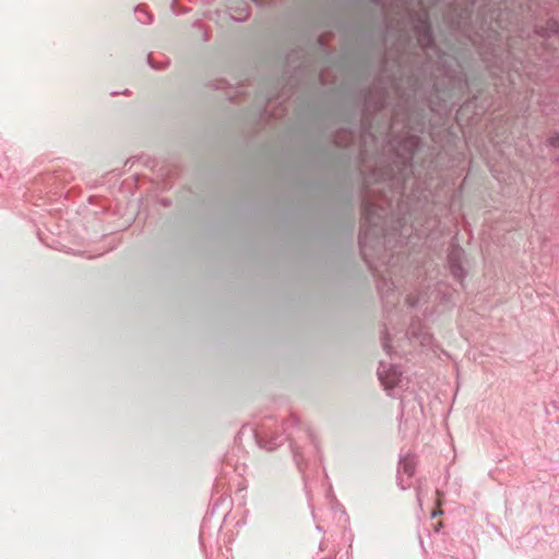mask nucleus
<instances>
[{
    "label": "nucleus",
    "mask_w": 559,
    "mask_h": 559,
    "mask_svg": "<svg viewBox=\"0 0 559 559\" xmlns=\"http://www.w3.org/2000/svg\"><path fill=\"white\" fill-rule=\"evenodd\" d=\"M538 104L545 115L555 114L559 109V96L547 92L540 95Z\"/></svg>",
    "instance_id": "obj_12"
},
{
    "label": "nucleus",
    "mask_w": 559,
    "mask_h": 559,
    "mask_svg": "<svg viewBox=\"0 0 559 559\" xmlns=\"http://www.w3.org/2000/svg\"><path fill=\"white\" fill-rule=\"evenodd\" d=\"M439 221L432 219L427 223V226H424L423 229L419 230L420 235H426L427 237H432L435 229L438 227Z\"/></svg>",
    "instance_id": "obj_16"
},
{
    "label": "nucleus",
    "mask_w": 559,
    "mask_h": 559,
    "mask_svg": "<svg viewBox=\"0 0 559 559\" xmlns=\"http://www.w3.org/2000/svg\"><path fill=\"white\" fill-rule=\"evenodd\" d=\"M213 513L214 509L212 510L211 514H207L204 518L201 524L199 538L202 545H205L206 543H210L212 539L217 538L222 530V525L219 524L218 521L214 524L212 523Z\"/></svg>",
    "instance_id": "obj_10"
},
{
    "label": "nucleus",
    "mask_w": 559,
    "mask_h": 559,
    "mask_svg": "<svg viewBox=\"0 0 559 559\" xmlns=\"http://www.w3.org/2000/svg\"><path fill=\"white\" fill-rule=\"evenodd\" d=\"M391 340L388 332H385L384 336L382 337V346L383 349L386 352L388 355H392V346H391Z\"/></svg>",
    "instance_id": "obj_19"
},
{
    "label": "nucleus",
    "mask_w": 559,
    "mask_h": 559,
    "mask_svg": "<svg viewBox=\"0 0 559 559\" xmlns=\"http://www.w3.org/2000/svg\"><path fill=\"white\" fill-rule=\"evenodd\" d=\"M290 448H292L294 461H295L298 469L301 473H305V469L308 466V462H307L306 454H305L304 450L299 445H297L293 440L290 441Z\"/></svg>",
    "instance_id": "obj_14"
},
{
    "label": "nucleus",
    "mask_w": 559,
    "mask_h": 559,
    "mask_svg": "<svg viewBox=\"0 0 559 559\" xmlns=\"http://www.w3.org/2000/svg\"><path fill=\"white\" fill-rule=\"evenodd\" d=\"M476 100V96L473 97V99L468 100L466 106L469 107L474 104V102Z\"/></svg>",
    "instance_id": "obj_27"
},
{
    "label": "nucleus",
    "mask_w": 559,
    "mask_h": 559,
    "mask_svg": "<svg viewBox=\"0 0 559 559\" xmlns=\"http://www.w3.org/2000/svg\"><path fill=\"white\" fill-rule=\"evenodd\" d=\"M406 302L409 308H416L420 304V298L416 296H407Z\"/></svg>",
    "instance_id": "obj_21"
},
{
    "label": "nucleus",
    "mask_w": 559,
    "mask_h": 559,
    "mask_svg": "<svg viewBox=\"0 0 559 559\" xmlns=\"http://www.w3.org/2000/svg\"><path fill=\"white\" fill-rule=\"evenodd\" d=\"M464 251L462 248H453L448 254V265L452 276L463 285L466 271L463 267Z\"/></svg>",
    "instance_id": "obj_9"
},
{
    "label": "nucleus",
    "mask_w": 559,
    "mask_h": 559,
    "mask_svg": "<svg viewBox=\"0 0 559 559\" xmlns=\"http://www.w3.org/2000/svg\"><path fill=\"white\" fill-rule=\"evenodd\" d=\"M385 67H386V57H383V59H382V75H384Z\"/></svg>",
    "instance_id": "obj_24"
},
{
    "label": "nucleus",
    "mask_w": 559,
    "mask_h": 559,
    "mask_svg": "<svg viewBox=\"0 0 559 559\" xmlns=\"http://www.w3.org/2000/svg\"><path fill=\"white\" fill-rule=\"evenodd\" d=\"M316 528H317L318 531H320V532H325V530L323 528V525H322L320 522H318V523H317Z\"/></svg>",
    "instance_id": "obj_26"
},
{
    "label": "nucleus",
    "mask_w": 559,
    "mask_h": 559,
    "mask_svg": "<svg viewBox=\"0 0 559 559\" xmlns=\"http://www.w3.org/2000/svg\"><path fill=\"white\" fill-rule=\"evenodd\" d=\"M204 40H209V36L206 33L204 34Z\"/></svg>",
    "instance_id": "obj_32"
},
{
    "label": "nucleus",
    "mask_w": 559,
    "mask_h": 559,
    "mask_svg": "<svg viewBox=\"0 0 559 559\" xmlns=\"http://www.w3.org/2000/svg\"><path fill=\"white\" fill-rule=\"evenodd\" d=\"M389 92L381 82V78L368 87L359 92L355 112L350 116L348 126L338 128L333 141L338 147H350L355 144L358 134L360 136H371V116L381 111L388 105Z\"/></svg>",
    "instance_id": "obj_4"
},
{
    "label": "nucleus",
    "mask_w": 559,
    "mask_h": 559,
    "mask_svg": "<svg viewBox=\"0 0 559 559\" xmlns=\"http://www.w3.org/2000/svg\"><path fill=\"white\" fill-rule=\"evenodd\" d=\"M227 9L230 19L236 22H242L247 20L250 15V5L247 1H242L239 4H234L229 2L227 4Z\"/></svg>",
    "instance_id": "obj_11"
},
{
    "label": "nucleus",
    "mask_w": 559,
    "mask_h": 559,
    "mask_svg": "<svg viewBox=\"0 0 559 559\" xmlns=\"http://www.w3.org/2000/svg\"><path fill=\"white\" fill-rule=\"evenodd\" d=\"M134 14L136 20L142 24H150L153 21L152 14L142 7L135 8Z\"/></svg>",
    "instance_id": "obj_15"
},
{
    "label": "nucleus",
    "mask_w": 559,
    "mask_h": 559,
    "mask_svg": "<svg viewBox=\"0 0 559 559\" xmlns=\"http://www.w3.org/2000/svg\"><path fill=\"white\" fill-rule=\"evenodd\" d=\"M478 51L495 84L511 94L530 75L532 57L559 41V0H454L444 14Z\"/></svg>",
    "instance_id": "obj_1"
},
{
    "label": "nucleus",
    "mask_w": 559,
    "mask_h": 559,
    "mask_svg": "<svg viewBox=\"0 0 559 559\" xmlns=\"http://www.w3.org/2000/svg\"><path fill=\"white\" fill-rule=\"evenodd\" d=\"M378 377L384 390L392 397L400 399L401 418L407 423L423 414V405L413 391H408V379L404 377L399 365L381 360Z\"/></svg>",
    "instance_id": "obj_5"
},
{
    "label": "nucleus",
    "mask_w": 559,
    "mask_h": 559,
    "mask_svg": "<svg viewBox=\"0 0 559 559\" xmlns=\"http://www.w3.org/2000/svg\"><path fill=\"white\" fill-rule=\"evenodd\" d=\"M128 164H133V158L127 159L126 165H128Z\"/></svg>",
    "instance_id": "obj_31"
},
{
    "label": "nucleus",
    "mask_w": 559,
    "mask_h": 559,
    "mask_svg": "<svg viewBox=\"0 0 559 559\" xmlns=\"http://www.w3.org/2000/svg\"><path fill=\"white\" fill-rule=\"evenodd\" d=\"M341 516L344 518L345 521H347V514L344 509H340Z\"/></svg>",
    "instance_id": "obj_25"
},
{
    "label": "nucleus",
    "mask_w": 559,
    "mask_h": 559,
    "mask_svg": "<svg viewBox=\"0 0 559 559\" xmlns=\"http://www.w3.org/2000/svg\"><path fill=\"white\" fill-rule=\"evenodd\" d=\"M416 457L412 453L400 456L397 469V485L402 490H406L412 486V477L415 474Z\"/></svg>",
    "instance_id": "obj_7"
},
{
    "label": "nucleus",
    "mask_w": 559,
    "mask_h": 559,
    "mask_svg": "<svg viewBox=\"0 0 559 559\" xmlns=\"http://www.w3.org/2000/svg\"><path fill=\"white\" fill-rule=\"evenodd\" d=\"M305 433H306L307 438L309 439L313 450H316V452L318 454H320V448H319V443H318L317 437L309 429H307Z\"/></svg>",
    "instance_id": "obj_17"
},
{
    "label": "nucleus",
    "mask_w": 559,
    "mask_h": 559,
    "mask_svg": "<svg viewBox=\"0 0 559 559\" xmlns=\"http://www.w3.org/2000/svg\"><path fill=\"white\" fill-rule=\"evenodd\" d=\"M318 43H319L320 47H321L323 50H325V49H326V47H328V46H326V43H325V39L323 38V36H321V37L319 38Z\"/></svg>",
    "instance_id": "obj_23"
},
{
    "label": "nucleus",
    "mask_w": 559,
    "mask_h": 559,
    "mask_svg": "<svg viewBox=\"0 0 559 559\" xmlns=\"http://www.w3.org/2000/svg\"><path fill=\"white\" fill-rule=\"evenodd\" d=\"M406 337L411 342H418L419 345L427 347L432 343V335L428 329L418 319H413L407 331Z\"/></svg>",
    "instance_id": "obj_8"
},
{
    "label": "nucleus",
    "mask_w": 559,
    "mask_h": 559,
    "mask_svg": "<svg viewBox=\"0 0 559 559\" xmlns=\"http://www.w3.org/2000/svg\"><path fill=\"white\" fill-rule=\"evenodd\" d=\"M147 62H148L150 67L155 70H163L168 64V61H162V62L154 61L153 58L151 57V55L147 57Z\"/></svg>",
    "instance_id": "obj_18"
},
{
    "label": "nucleus",
    "mask_w": 559,
    "mask_h": 559,
    "mask_svg": "<svg viewBox=\"0 0 559 559\" xmlns=\"http://www.w3.org/2000/svg\"><path fill=\"white\" fill-rule=\"evenodd\" d=\"M556 162H558V163H559V156H557V157H556Z\"/></svg>",
    "instance_id": "obj_33"
},
{
    "label": "nucleus",
    "mask_w": 559,
    "mask_h": 559,
    "mask_svg": "<svg viewBox=\"0 0 559 559\" xmlns=\"http://www.w3.org/2000/svg\"><path fill=\"white\" fill-rule=\"evenodd\" d=\"M228 83L226 80H217L214 84H213V87L216 88V90H225L227 87Z\"/></svg>",
    "instance_id": "obj_22"
},
{
    "label": "nucleus",
    "mask_w": 559,
    "mask_h": 559,
    "mask_svg": "<svg viewBox=\"0 0 559 559\" xmlns=\"http://www.w3.org/2000/svg\"><path fill=\"white\" fill-rule=\"evenodd\" d=\"M298 424L299 420L295 415H289L287 419L281 423V426L277 425L275 419L270 417L253 429L252 432L260 448L272 451L290 437V430L297 427Z\"/></svg>",
    "instance_id": "obj_6"
},
{
    "label": "nucleus",
    "mask_w": 559,
    "mask_h": 559,
    "mask_svg": "<svg viewBox=\"0 0 559 559\" xmlns=\"http://www.w3.org/2000/svg\"><path fill=\"white\" fill-rule=\"evenodd\" d=\"M396 63H397V67H399V72L400 73H391V74H388L386 75V79L390 83V85L397 92L400 93V90L402 87V82H401V76H402V70H403V67L405 64V60H404V56L403 53H401L397 59H396Z\"/></svg>",
    "instance_id": "obj_13"
},
{
    "label": "nucleus",
    "mask_w": 559,
    "mask_h": 559,
    "mask_svg": "<svg viewBox=\"0 0 559 559\" xmlns=\"http://www.w3.org/2000/svg\"><path fill=\"white\" fill-rule=\"evenodd\" d=\"M421 140L418 135L403 138L393 146V156L386 165L372 169V177L379 183L392 189L391 197L383 194L382 203L368 199L362 202V222L358 236L360 254L372 271L378 293L385 311H391L400 300L395 262L399 257L389 253L394 247H403L407 235L415 226L407 227V218L396 221L392 216L393 201L405 194L407 180L415 176L414 155Z\"/></svg>",
    "instance_id": "obj_2"
},
{
    "label": "nucleus",
    "mask_w": 559,
    "mask_h": 559,
    "mask_svg": "<svg viewBox=\"0 0 559 559\" xmlns=\"http://www.w3.org/2000/svg\"><path fill=\"white\" fill-rule=\"evenodd\" d=\"M175 5H176V0H173L171 9H173V11H174L175 13H178V12L176 11Z\"/></svg>",
    "instance_id": "obj_28"
},
{
    "label": "nucleus",
    "mask_w": 559,
    "mask_h": 559,
    "mask_svg": "<svg viewBox=\"0 0 559 559\" xmlns=\"http://www.w3.org/2000/svg\"><path fill=\"white\" fill-rule=\"evenodd\" d=\"M412 23L417 44L427 60L420 67L412 69L407 81L409 93L416 95L421 91L424 78L430 67L431 53H433L437 57L436 71L447 82L445 88L438 80L432 84L433 93L429 98V107L431 111H438L439 108H445L448 102L454 103V98L471 93L468 79L460 62L451 56L441 53V50L437 47L427 13L413 12Z\"/></svg>",
    "instance_id": "obj_3"
},
{
    "label": "nucleus",
    "mask_w": 559,
    "mask_h": 559,
    "mask_svg": "<svg viewBox=\"0 0 559 559\" xmlns=\"http://www.w3.org/2000/svg\"><path fill=\"white\" fill-rule=\"evenodd\" d=\"M417 500H418V503L420 504V503H421V499H420V492H419V490L417 491Z\"/></svg>",
    "instance_id": "obj_29"
},
{
    "label": "nucleus",
    "mask_w": 559,
    "mask_h": 559,
    "mask_svg": "<svg viewBox=\"0 0 559 559\" xmlns=\"http://www.w3.org/2000/svg\"><path fill=\"white\" fill-rule=\"evenodd\" d=\"M442 512L441 511H433L432 512V518L437 516L438 514H441Z\"/></svg>",
    "instance_id": "obj_30"
},
{
    "label": "nucleus",
    "mask_w": 559,
    "mask_h": 559,
    "mask_svg": "<svg viewBox=\"0 0 559 559\" xmlns=\"http://www.w3.org/2000/svg\"><path fill=\"white\" fill-rule=\"evenodd\" d=\"M547 145L552 148H559V133L555 132L547 139Z\"/></svg>",
    "instance_id": "obj_20"
}]
</instances>
